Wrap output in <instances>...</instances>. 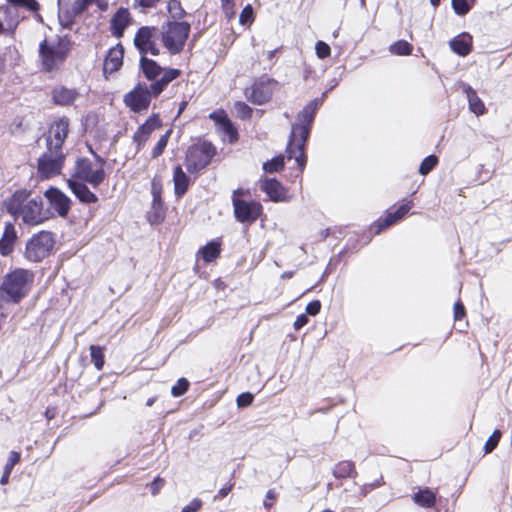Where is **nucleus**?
<instances>
[{
	"label": "nucleus",
	"mask_w": 512,
	"mask_h": 512,
	"mask_svg": "<svg viewBox=\"0 0 512 512\" xmlns=\"http://www.w3.org/2000/svg\"><path fill=\"white\" fill-rule=\"evenodd\" d=\"M18 239L15 226L11 222H6L3 234L0 238V255L7 257L14 251L16 241Z\"/></svg>",
	"instance_id": "obj_20"
},
{
	"label": "nucleus",
	"mask_w": 512,
	"mask_h": 512,
	"mask_svg": "<svg viewBox=\"0 0 512 512\" xmlns=\"http://www.w3.org/2000/svg\"><path fill=\"white\" fill-rule=\"evenodd\" d=\"M90 355L92 362L97 370H101L105 363L104 349L98 345L90 346Z\"/></svg>",
	"instance_id": "obj_36"
},
{
	"label": "nucleus",
	"mask_w": 512,
	"mask_h": 512,
	"mask_svg": "<svg viewBox=\"0 0 512 512\" xmlns=\"http://www.w3.org/2000/svg\"><path fill=\"white\" fill-rule=\"evenodd\" d=\"M156 398L155 397H151V398H148V400L146 401V405L147 406H152L155 402Z\"/></svg>",
	"instance_id": "obj_62"
},
{
	"label": "nucleus",
	"mask_w": 512,
	"mask_h": 512,
	"mask_svg": "<svg viewBox=\"0 0 512 512\" xmlns=\"http://www.w3.org/2000/svg\"><path fill=\"white\" fill-rule=\"evenodd\" d=\"M131 23L130 12L127 8H119L110 20V31L113 36L121 38L125 29Z\"/></svg>",
	"instance_id": "obj_19"
},
{
	"label": "nucleus",
	"mask_w": 512,
	"mask_h": 512,
	"mask_svg": "<svg viewBox=\"0 0 512 512\" xmlns=\"http://www.w3.org/2000/svg\"><path fill=\"white\" fill-rule=\"evenodd\" d=\"M220 129L229 137L230 142L237 140L238 132L230 119L225 120L224 123L221 124Z\"/></svg>",
	"instance_id": "obj_44"
},
{
	"label": "nucleus",
	"mask_w": 512,
	"mask_h": 512,
	"mask_svg": "<svg viewBox=\"0 0 512 512\" xmlns=\"http://www.w3.org/2000/svg\"><path fill=\"white\" fill-rule=\"evenodd\" d=\"M413 47L405 40H398L390 45L389 51L393 55L407 56L412 53Z\"/></svg>",
	"instance_id": "obj_34"
},
{
	"label": "nucleus",
	"mask_w": 512,
	"mask_h": 512,
	"mask_svg": "<svg viewBox=\"0 0 512 512\" xmlns=\"http://www.w3.org/2000/svg\"><path fill=\"white\" fill-rule=\"evenodd\" d=\"M332 474L336 479L355 478L357 471L354 462L343 460L334 466Z\"/></svg>",
	"instance_id": "obj_29"
},
{
	"label": "nucleus",
	"mask_w": 512,
	"mask_h": 512,
	"mask_svg": "<svg viewBox=\"0 0 512 512\" xmlns=\"http://www.w3.org/2000/svg\"><path fill=\"white\" fill-rule=\"evenodd\" d=\"M139 65L144 77L152 82L159 80L158 77H161L167 70L163 69L156 61L148 57H141Z\"/></svg>",
	"instance_id": "obj_23"
},
{
	"label": "nucleus",
	"mask_w": 512,
	"mask_h": 512,
	"mask_svg": "<svg viewBox=\"0 0 512 512\" xmlns=\"http://www.w3.org/2000/svg\"><path fill=\"white\" fill-rule=\"evenodd\" d=\"M191 25L186 21H169L162 26L161 41L172 55L179 54L189 37Z\"/></svg>",
	"instance_id": "obj_6"
},
{
	"label": "nucleus",
	"mask_w": 512,
	"mask_h": 512,
	"mask_svg": "<svg viewBox=\"0 0 512 512\" xmlns=\"http://www.w3.org/2000/svg\"><path fill=\"white\" fill-rule=\"evenodd\" d=\"M78 16L72 13L71 8H60L58 19L62 27L71 29Z\"/></svg>",
	"instance_id": "obj_33"
},
{
	"label": "nucleus",
	"mask_w": 512,
	"mask_h": 512,
	"mask_svg": "<svg viewBox=\"0 0 512 512\" xmlns=\"http://www.w3.org/2000/svg\"><path fill=\"white\" fill-rule=\"evenodd\" d=\"M54 244L53 234L48 231H41L29 238L24 256L30 262H40L49 256Z\"/></svg>",
	"instance_id": "obj_7"
},
{
	"label": "nucleus",
	"mask_w": 512,
	"mask_h": 512,
	"mask_svg": "<svg viewBox=\"0 0 512 512\" xmlns=\"http://www.w3.org/2000/svg\"><path fill=\"white\" fill-rule=\"evenodd\" d=\"M124 47L118 43L114 47L110 48L103 64L104 74H112L118 71L123 64Z\"/></svg>",
	"instance_id": "obj_18"
},
{
	"label": "nucleus",
	"mask_w": 512,
	"mask_h": 512,
	"mask_svg": "<svg viewBox=\"0 0 512 512\" xmlns=\"http://www.w3.org/2000/svg\"><path fill=\"white\" fill-rule=\"evenodd\" d=\"M152 208L154 210L155 221L162 219L163 201H162V182L154 177L151 181Z\"/></svg>",
	"instance_id": "obj_24"
},
{
	"label": "nucleus",
	"mask_w": 512,
	"mask_h": 512,
	"mask_svg": "<svg viewBox=\"0 0 512 512\" xmlns=\"http://www.w3.org/2000/svg\"><path fill=\"white\" fill-rule=\"evenodd\" d=\"M202 504L199 498H194L188 505L182 508L181 512H197L201 509Z\"/></svg>",
	"instance_id": "obj_50"
},
{
	"label": "nucleus",
	"mask_w": 512,
	"mask_h": 512,
	"mask_svg": "<svg viewBox=\"0 0 512 512\" xmlns=\"http://www.w3.org/2000/svg\"><path fill=\"white\" fill-rule=\"evenodd\" d=\"M220 252V242L217 240H212L199 249L197 256H200L204 262L210 263L219 257Z\"/></svg>",
	"instance_id": "obj_30"
},
{
	"label": "nucleus",
	"mask_w": 512,
	"mask_h": 512,
	"mask_svg": "<svg viewBox=\"0 0 512 512\" xmlns=\"http://www.w3.org/2000/svg\"><path fill=\"white\" fill-rule=\"evenodd\" d=\"M254 11L250 4L246 5L239 16V22L242 25H250L253 22Z\"/></svg>",
	"instance_id": "obj_46"
},
{
	"label": "nucleus",
	"mask_w": 512,
	"mask_h": 512,
	"mask_svg": "<svg viewBox=\"0 0 512 512\" xmlns=\"http://www.w3.org/2000/svg\"><path fill=\"white\" fill-rule=\"evenodd\" d=\"M174 191L177 197H182L188 190L190 178L186 175L180 165L173 171Z\"/></svg>",
	"instance_id": "obj_28"
},
{
	"label": "nucleus",
	"mask_w": 512,
	"mask_h": 512,
	"mask_svg": "<svg viewBox=\"0 0 512 512\" xmlns=\"http://www.w3.org/2000/svg\"><path fill=\"white\" fill-rule=\"evenodd\" d=\"M160 0H136L138 5L142 8H153Z\"/></svg>",
	"instance_id": "obj_57"
},
{
	"label": "nucleus",
	"mask_w": 512,
	"mask_h": 512,
	"mask_svg": "<svg viewBox=\"0 0 512 512\" xmlns=\"http://www.w3.org/2000/svg\"><path fill=\"white\" fill-rule=\"evenodd\" d=\"M93 157L96 160V162L99 164V167L103 168V166L106 163V160L103 157H101L100 155H98L96 152H93Z\"/></svg>",
	"instance_id": "obj_59"
},
{
	"label": "nucleus",
	"mask_w": 512,
	"mask_h": 512,
	"mask_svg": "<svg viewBox=\"0 0 512 512\" xmlns=\"http://www.w3.org/2000/svg\"><path fill=\"white\" fill-rule=\"evenodd\" d=\"M106 178L104 168L99 167L93 170L92 162L85 157L78 158L75 163L72 179L89 183L94 188H97Z\"/></svg>",
	"instance_id": "obj_10"
},
{
	"label": "nucleus",
	"mask_w": 512,
	"mask_h": 512,
	"mask_svg": "<svg viewBox=\"0 0 512 512\" xmlns=\"http://www.w3.org/2000/svg\"><path fill=\"white\" fill-rule=\"evenodd\" d=\"M276 499V493L274 490L269 489L266 493V499L264 500V507L269 509L272 507L273 503L272 501Z\"/></svg>",
	"instance_id": "obj_55"
},
{
	"label": "nucleus",
	"mask_w": 512,
	"mask_h": 512,
	"mask_svg": "<svg viewBox=\"0 0 512 512\" xmlns=\"http://www.w3.org/2000/svg\"><path fill=\"white\" fill-rule=\"evenodd\" d=\"M162 126L159 114L153 113L142 125L138 127L133 135V141L137 145V150L146 143L151 133Z\"/></svg>",
	"instance_id": "obj_16"
},
{
	"label": "nucleus",
	"mask_w": 512,
	"mask_h": 512,
	"mask_svg": "<svg viewBox=\"0 0 512 512\" xmlns=\"http://www.w3.org/2000/svg\"><path fill=\"white\" fill-rule=\"evenodd\" d=\"M413 500L420 507L431 508L436 503V495L431 489L426 487L414 493Z\"/></svg>",
	"instance_id": "obj_31"
},
{
	"label": "nucleus",
	"mask_w": 512,
	"mask_h": 512,
	"mask_svg": "<svg viewBox=\"0 0 512 512\" xmlns=\"http://www.w3.org/2000/svg\"><path fill=\"white\" fill-rule=\"evenodd\" d=\"M71 51V41L67 36L58 37L56 41L44 39L39 44V56L45 72H53L65 62Z\"/></svg>",
	"instance_id": "obj_4"
},
{
	"label": "nucleus",
	"mask_w": 512,
	"mask_h": 512,
	"mask_svg": "<svg viewBox=\"0 0 512 512\" xmlns=\"http://www.w3.org/2000/svg\"><path fill=\"white\" fill-rule=\"evenodd\" d=\"M461 88L467 97L469 110L477 116L485 114L486 107L477 92L467 83H462Z\"/></svg>",
	"instance_id": "obj_22"
},
{
	"label": "nucleus",
	"mask_w": 512,
	"mask_h": 512,
	"mask_svg": "<svg viewBox=\"0 0 512 512\" xmlns=\"http://www.w3.org/2000/svg\"><path fill=\"white\" fill-rule=\"evenodd\" d=\"M380 485H381V481H380V480H377V481H375V482H374V483H372V484L365 485V486H364V491H363V493L365 494L368 488H369V489H374V488H376V487H379Z\"/></svg>",
	"instance_id": "obj_60"
},
{
	"label": "nucleus",
	"mask_w": 512,
	"mask_h": 512,
	"mask_svg": "<svg viewBox=\"0 0 512 512\" xmlns=\"http://www.w3.org/2000/svg\"><path fill=\"white\" fill-rule=\"evenodd\" d=\"M45 197L61 217H65L68 214L71 206V200L61 190L51 187L46 190Z\"/></svg>",
	"instance_id": "obj_17"
},
{
	"label": "nucleus",
	"mask_w": 512,
	"mask_h": 512,
	"mask_svg": "<svg viewBox=\"0 0 512 512\" xmlns=\"http://www.w3.org/2000/svg\"><path fill=\"white\" fill-rule=\"evenodd\" d=\"M26 191H16L6 203L7 212L13 216H21L27 225H37L45 220L42 213L43 201L41 197L27 200Z\"/></svg>",
	"instance_id": "obj_3"
},
{
	"label": "nucleus",
	"mask_w": 512,
	"mask_h": 512,
	"mask_svg": "<svg viewBox=\"0 0 512 512\" xmlns=\"http://www.w3.org/2000/svg\"><path fill=\"white\" fill-rule=\"evenodd\" d=\"M215 154L211 144L192 146L188 149L185 157V166L189 173H197L208 166Z\"/></svg>",
	"instance_id": "obj_9"
},
{
	"label": "nucleus",
	"mask_w": 512,
	"mask_h": 512,
	"mask_svg": "<svg viewBox=\"0 0 512 512\" xmlns=\"http://www.w3.org/2000/svg\"><path fill=\"white\" fill-rule=\"evenodd\" d=\"M20 453L16 451H11L9 454V458L5 464L3 474L0 478V484L6 485L9 482L10 474L14 468V466L20 461Z\"/></svg>",
	"instance_id": "obj_32"
},
{
	"label": "nucleus",
	"mask_w": 512,
	"mask_h": 512,
	"mask_svg": "<svg viewBox=\"0 0 512 512\" xmlns=\"http://www.w3.org/2000/svg\"><path fill=\"white\" fill-rule=\"evenodd\" d=\"M164 485V480L161 478H155L150 484V490L153 495H156Z\"/></svg>",
	"instance_id": "obj_54"
},
{
	"label": "nucleus",
	"mask_w": 512,
	"mask_h": 512,
	"mask_svg": "<svg viewBox=\"0 0 512 512\" xmlns=\"http://www.w3.org/2000/svg\"><path fill=\"white\" fill-rule=\"evenodd\" d=\"M185 107H186V102H182L180 107H179V110H178V115H180L183 112Z\"/></svg>",
	"instance_id": "obj_63"
},
{
	"label": "nucleus",
	"mask_w": 512,
	"mask_h": 512,
	"mask_svg": "<svg viewBox=\"0 0 512 512\" xmlns=\"http://www.w3.org/2000/svg\"><path fill=\"white\" fill-rule=\"evenodd\" d=\"M260 189L274 202L281 201L284 198L285 191L283 186L275 178H266L263 180Z\"/></svg>",
	"instance_id": "obj_25"
},
{
	"label": "nucleus",
	"mask_w": 512,
	"mask_h": 512,
	"mask_svg": "<svg viewBox=\"0 0 512 512\" xmlns=\"http://www.w3.org/2000/svg\"><path fill=\"white\" fill-rule=\"evenodd\" d=\"M34 273L28 269L16 268L8 273L0 286L7 299L19 303L29 292Z\"/></svg>",
	"instance_id": "obj_5"
},
{
	"label": "nucleus",
	"mask_w": 512,
	"mask_h": 512,
	"mask_svg": "<svg viewBox=\"0 0 512 512\" xmlns=\"http://www.w3.org/2000/svg\"><path fill=\"white\" fill-rule=\"evenodd\" d=\"M156 31V27L150 26H142L137 30L134 37V45L141 54V57H146L148 53L153 56L160 54L159 48L153 41V36Z\"/></svg>",
	"instance_id": "obj_13"
},
{
	"label": "nucleus",
	"mask_w": 512,
	"mask_h": 512,
	"mask_svg": "<svg viewBox=\"0 0 512 512\" xmlns=\"http://www.w3.org/2000/svg\"><path fill=\"white\" fill-rule=\"evenodd\" d=\"M210 119H212L219 127L225 120H229V117L224 111H214L209 115Z\"/></svg>",
	"instance_id": "obj_51"
},
{
	"label": "nucleus",
	"mask_w": 512,
	"mask_h": 512,
	"mask_svg": "<svg viewBox=\"0 0 512 512\" xmlns=\"http://www.w3.org/2000/svg\"><path fill=\"white\" fill-rule=\"evenodd\" d=\"M189 388V381L186 378H179L177 383L172 387L171 394L174 397L184 395Z\"/></svg>",
	"instance_id": "obj_42"
},
{
	"label": "nucleus",
	"mask_w": 512,
	"mask_h": 512,
	"mask_svg": "<svg viewBox=\"0 0 512 512\" xmlns=\"http://www.w3.org/2000/svg\"><path fill=\"white\" fill-rule=\"evenodd\" d=\"M9 4L17 7H24L29 11L36 12L39 10L40 5L36 0H6Z\"/></svg>",
	"instance_id": "obj_40"
},
{
	"label": "nucleus",
	"mask_w": 512,
	"mask_h": 512,
	"mask_svg": "<svg viewBox=\"0 0 512 512\" xmlns=\"http://www.w3.org/2000/svg\"><path fill=\"white\" fill-rule=\"evenodd\" d=\"M79 96L76 89H70L64 86L56 87L52 90V99L56 105L68 106L72 104Z\"/></svg>",
	"instance_id": "obj_26"
},
{
	"label": "nucleus",
	"mask_w": 512,
	"mask_h": 512,
	"mask_svg": "<svg viewBox=\"0 0 512 512\" xmlns=\"http://www.w3.org/2000/svg\"><path fill=\"white\" fill-rule=\"evenodd\" d=\"M501 438V431L496 429L484 445L485 453H491L498 445Z\"/></svg>",
	"instance_id": "obj_45"
},
{
	"label": "nucleus",
	"mask_w": 512,
	"mask_h": 512,
	"mask_svg": "<svg viewBox=\"0 0 512 512\" xmlns=\"http://www.w3.org/2000/svg\"><path fill=\"white\" fill-rule=\"evenodd\" d=\"M284 167V156L278 155L263 163V170L266 173H275Z\"/></svg>",
	"instance_id": "obj_38"
},
{
	"label": "nucleus",
	"mask_w": 512,
	"mask_h": 512,
	"mask_svg": "<svg viewBox=\"0 0 512 512\" xmlns=\"http://www.w3.org/2000/svg\"><path fill=\"white\" fill-rule=\"evenodd\" d=\"M68 132V118L63 117L56 120L51 125L49 135L46 137V148L63 151V144L68 136Z\"/></svg>",
	"instance_id": "obj_14"
},
{
	"label": "nucleus",
	"mask_w": 512,
	"mask_h": 512,
	"mask_svg": "<svg viewBox=\"0 0 512 512\" xmlns=\"http://www.w3.org/2000/svg\"><path fill=\"white\" fill-rule=\"evenodd\" d=\"M322 105V99L316 98L311 100L297 114V123L291 127L289 141L286 147L287 158L295 159L297 166L302 172L306 166L305 146L310 136L311 126L313 124L315 114Z\"/></svg>",
	"instance_id": "obj_1"
},
{
	"label": "nucleus",
	"mask_w": 512,
	"mask_h": 512,
	"mask_svg": "<svg viewBox=\"0 0 512 512\" xmlns=\"http://www.w3.org/2000/svg\"><path fill=\"white\" fill-rule=\"evenodd\" d=\"M171 134H172V129L170 128L169 130H167L165 132V134H163L160 137V139L158 140V142L156 143V145L153 147V149L151 151V158L156 159L163 154V152L168 144Z\"/></svg>",
	"instance_id": "obj_35"
},
{
	"label": "nucleus",
	"mask_w": 512,
	"mask_h": 512,
	"mask_svg": "<svg viewBox=\"0 0 512 512\" xmlns=\"http://www.w3.org/2000/svg\"><path fill=\"white\" fill-rule=\"evenodd\" d=\"M181 71L176 68H168L159 80L146 83H138L133 90L125 94L124 103L133 112L139 113L147 110L151 99L158 97L173 80L177 79Z\"/></svg>",
	"instance_id": "obj_2"
},
{
	"label": "nucleus",
	"mask_w": 512,
	"mask_h": 512,
	"mask_svg": "<svg viewBox=\"0 0 512 512\" xmlns=\"http://www.w3.org/2000/svg\"><path fill=\"white\" fill-rule=\"evenodd\" d=\"M233 487H234V483L233 482H230L226 486L222 487L218 491L217 495H215L214 499H217V498H220V497L221 498L226 497L230 493V491L233 489Z\"/></svg>",
	"instance_id": "obj_56"
},
{
	"label": "nucleus",
	"mask_w": 512,
	"mask_h": 512,
	"mask_svg": "<svg viewBox=\"0 0 512 512\" xmlns=\"http://www.w3.org/2000/svg\"><path fill=\"white\" fill-rule=\"evenodd\" d=\"M412 206V201H408L400 205L395 211L387 212L384 218H379L371 225V231H373L374 234L381 233L386 228L401 220L409 212Z\"/></svg>",
	"instance_id": "obj_15"
},
{
	"label": "nucleus",
	"mask_w": 512,
	"mask_h": 512,
	"mask_svg": "<svg viewBox=\"0 0 512 512\" xmlns=\"http://www.w3.org/2000/svg\"><path fill=\"white\" fill-rule=\"evenodd\" d=\"M66 154L60 150L46 151L38 158L37 169L41 178L49 179L53 176L59 175L64 166Z\"/></svg>",
	"instance_id": "obj_8"
},
{
	"label": "nucleus",
	"mask_w": 512,
	"mask_h": 512,
	"mask_svg": "<svg viewBox=\"0 0 512 512\" xmlns=\"http://www.w3.org/2000/svg\"><path fill=\"white\" fill-rule=\"evenodd\" d=\"M275 84L274 79L262 76L245 89V97L255 105H263L271 99Z\"/></svg>",
	"instance_id": "obj_11"
},
{
	"label": "nucleus",
	"mask_w": 512,
	"mask_h": 512,
	"mask_svg": "<svg viewBox=\"0 0 512 512\" xmlns=\"http://www.w3.org/2000/svg\"><path fill=\"white\" fill-rule=\"evenodd\" d=\"M167 10L174 20L182 19L186 15L179 0H169L167 3Z\"/></svg>",
	"instance_id": "obj_37"
},
{
	"label": "nucleus",
	"mask_w": 512,
	"mask_h": 512,
	"mask_svg": "<svg viewBox=\"0 0 512 512\" xmlns=\"http://www.w3.org/2000/svg\"><path fill=\"white\" fill-rule=\"evenodd\" d=\"M253 400L254 396L250 392H244L238 395L236 403L239 408H243L249 406Z\"/></svg>",
	"instance_id": "obj_48"
},
{
	"label": "nucleus",
	"mask_w": 512,
	"mask_h": 512,
	"mask_svg": "<svg viewBox=\"0 0 512 512\" xmlns=\"http://www.w3.org/2000/svg\"><path fill=\"white\" fill-rule=\"evenodd\" d=\"M465 316V307L462 302L457 301L454 304V319L455 321L461 320Z\"/></svg>",
	"instance_id": "obj_52"
},
{
	"label": "nucleus",
	"mask_w": 512,
	"mask_h": 512,
	"mask_svg": "<svg viewBox=\"0 0 512 512\" xmlns=\"http://www.w3.org/2000/svg\"><path fill=\"white\" fill-rule=\"evenodd\" d=\"M237 191H234L232 198L234 215L238 222L252 223L256 221L262 212V205L255 201H245L235 197Z\"/></svg>",
	"instance_id": "obj_12"
},
{
	"label": "nucleus",
	"mask_w": 512,
	"mask_h": 512,
	"mask_svg": "<svg viewBox=\"0 0 512 512\" xmlns=\"http://www.w3.org/2000/svg\"><path fill=\"white\" fill-rule=\"evenodd\" d=\"M320 310L321 302L319 300H313L307 304L305 314L315 316L320 312Z\"/></svg>",
	"instance_id": "obj_49"
},
{
	"label": "nucleus",
	"mask_w": 512,
	"mask_h": 512,
	"mask_svg": "<svg viewBox=\"0 0 512 512\" xmlns=\"http://www.w3.org/2000/svg\"><path fill=\"white\" fill-rule=\"evenodd\" d=\"M452 8L457 15L463 16L471 10L472 6L468 0H452Z\"/></svg>",
	"instance_id": "obj_43"
},
{
	"label": "nucleus",
	"mask_w": 512,
	"mask_h": 512,
	"mask_svg": "<svg viewBox=\"0 0 512 512\" xmlns=\"http://www.w3.org/2000/svg\"><path fill=\"white\" fill-rule=\"evenodd\" d=\"M67 184L72 193L78 198L80 202L91 204L98 201L97 195L88 188L86 182L78 181L75 179H68Z\"/></svg>",
	"instance_id": "obj_21"
},
{
	"label": "nucleus",
	"mask_w": 512,
	"mask_h": 512,
	"mask_svg": "<svg viewBox=\"0 0 512 512\" xmlns=\"http://www.w3.org/2000/svg\"><path fill=\"white\" fill-rule=\"evenodd\" d=\"M309 321V318H308V315L307 314H300L297 316L294 324H293V327L296 331L300 330L301 328H303Z\"/></svg>",
	"instance_id": "obj_53"
},
{
	"label": "nucleus",
	"mask_w": 512,
	"mask_h": 512,
	"mask_svg": "<svg viewBox=\"0 0 512 512\" xmlns=\"http://www.w3.org/2000/svg\"><path fill=\"white\" fill-rule=\"evenodd\" d=\"M276 51L277 50L275 49V50H271L268 52V54H267L268 60H272L275 57Z\"/></svg>",
	"instance_id": "obj_61"
},
{
	"label": "nucleus",
	"mask_w": 512,
	"mask_h": 512,
	"mask_svg": "<svg viewBox=\"0 0 512 512\" xmlns=\"http://www.w3.org/2000/svg\"><path fill=\"white\" fill-rule=\"evenodd\" d=\"M94 3L102 11H105L107 9V7H108V3H107L106 0H96V1H94Z\"/></svg>",
	"instance_id": "obj_58"
},
{
	"label": "nucleus",
	"mask_w": 512,
	"mask_h": 512,
	"mask_svg": "<svg viewBox=\"0 0 512 512\" xmlns=\"http://www.w3.org/2000/svg\"><path fill=\"white\" fill-rule=\"evenodd\" d=\"M234 110L237 113V116L241 119H248L252 116V108L248 106L245 102L237 101L234 104Z\"/></svg>",
	"instance_id": "obj_41"
},
{
	"label": "nucleus",
	"mask_w": 512,
	"mask_h": 512,
	"mask_svg": "<svg viewBox=\"0 0 512 512\" xmlns=\"http://www.w3.org/2000/svg\"><path fill=\"white\" fill-rule=\"evenodd\" d=\"M315 51L320 59H325L330 55L331 48L327 43L323 41H317L315 44Z\"/></svg>",
	"instance_id": "obj_47"
},
{
	"label": "nucleus",
	"mask_w": 512,
	"mask_h": 512,
	"mask_svg": "<svg viewBox=\"0 0 512 512\" xmlns=\"http://www.w3.org/2000/svg\"><path fill=\"white\" fill-rule=\"evenodd\" d=\"M437 164H438L437 156H435V155H428L420 163L418 171H419V173L421 175L425 176V175L429 174L434 169V167Z\"/></svg>",
	"instance_id": "obj_39"
},
{
	"label": "nucleus",
	"mask_w": 512,
	"mask_h": 512,
	"mask_svg": "<svg viewBox=\"0 0 512 512\" xmlns=\"http://www.w3.org/2000/svg\"><path fill=\"white\" fill-rule=\"evenodd\" d=\"M451 50L459 56H467L472 49V38L468 33H463L450 40Z\"/></svg>",
	"instance_id": "obj_27"
},
{
	"label": "nucleus",
	"mask_w": 512,
	"mask_h": 512,
	"mask_svg": "<svg viewBox=\"0 0 512 512\" xmlns=\"http://www.w3.org/2000/svg\"><path fill=\"white\" fill-rule=\"evenodd\" d=\"M329 235V229H325L321 232V236L323 239L327 238Z\"/></svg>",
	"instance_id": "obj_64"
}]
</instances>
